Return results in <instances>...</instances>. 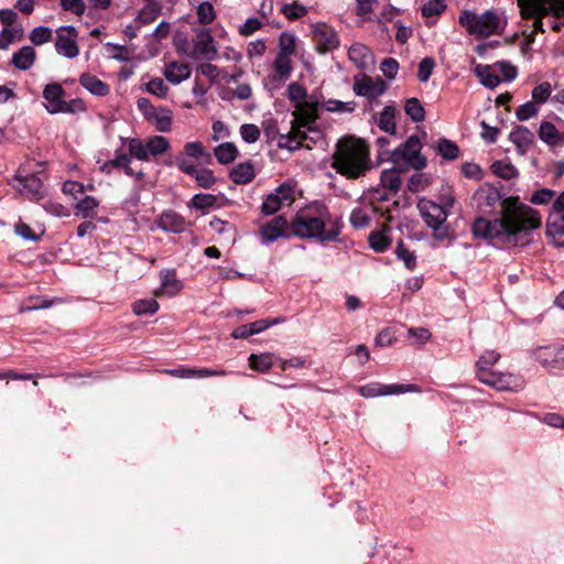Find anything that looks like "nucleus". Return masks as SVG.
I'll return each instance as SVG.
<instances>
[{"mask_svg": "<svg viewBox=\"0 0 564 564\" xmlns=\"http://www.w3.org/2000/svg\"><path fill=\"white\" fill-rule=\"evenodd\" d=\"M500 359V354L496 350H487L477 361L478 379L497 390L518 391L523 389L524 380L512 373L496 372L491 367Z\"/></svg>", "mask_w": 564, "mask_h": 564, "instance_id": "nucleus-4", "label": "nucleus"}, {"mask_svg": "<svg viewBox=\"0 0 564 564\" xmlns=\"http://www.w3.org/2000/svg\"><path fill=\"white\" fill-rule=\"evenodd\" d=\"M240 135L247 143H254L260 138V129L252 123H245L240 127Z\"/></svg>", "mask_w": 564, "mask_h": 564, "instance_id": "nucleus-63", "label": "nucleus"}, {"mask_svg": "<svg viewBox=\"0 0 564 564\" xmlns=\"http://www.w3.org/2000/svg\"><path fill=\"white\" fill-rule=\"evenodd\" d=\"M147 90L152 95L164 98L167 95L169 87L164 84L162 78L155 77L147 84Z\"/></svg>", "mask_w": 564, "mask_h": 564, "instance_id": "nucleus-59", "label": "nucleus"}, {"mask_svg": "<svg viewBox=\"0 0 564 564\" xmlns=\"http://www.w3.org/2000/svg\"><path fill=\"white\" fill-rule=\"evenodd\" d=\"M538 112L539 107L536 104L534 101H527L517 109L516 117L520 121H525L536 116Z\"/></svg>", "mask_w": 564, "mask_h": 564, "instance_id": "nucleus-58", "label": "nucleus"}, {"mask_svg": "<svg viewBox=\"0 0 564 564\" xmlns=\"http://www.w3.org/2000/svg\"><path fill=\"white\" fill-rule=\"evenodd\" d=\"M405 113L414 121L421 122L425 118V110L417 98H410L404 106Z\"/></svg>", "mask_w": 564, "mask_h": 564, "instance_id": "nucleus-41", "label": "nucleus"}, {"mask_svg": "<svg viewBox=\"0 0 564 564\" xmlns=\"http://www.w3.org/2000/svg\"><path fill=\"white\" fill-rule=\"evenodd\" d=\"M196 13H197V19H198L199 23H202V24H209L216 18L215 9H214L213 4L208 1H204V2L199 3V6L197 7Z\"/></svg>", "mask_w": 564, "mask_h": 564, "instance_id": "nucleus-49", "label": "nucleus"}, {"mask_svg": "<svg viewBox=\"0 0 564 564\" xmlns=\"http://www.w3.org/2000/svg\"><path fill=\"white\" fill-rule=\"evenodd\" d=\"M162 274V290H164L169 295H175L180 292L182 285L181 282L176 279L173 272L161 273Z\"/></svg>", "mask_w": 564, "mask_h": 564, "instance_id": "nucleus-50", "label": "nucleus"}, {"mask_svg": "<svg viewBox=\"0 0 564 564\" xmlns=\"http://www.w3.org/2000/svg\"><path fill=\"white\" fill-rule=\"evenodd\" d=\"M313 41L316 51L319 54H326L339 46L337 32L326 23H315L312 25Z\"/></svg>", "mask_w": 564, "mask_h": 564, "instance_id": "nucleus-15", "label": "nucleus"}, {"mask_svg": "<svg viewBox=\"0 0 564 564\" xmlns=\"http://www.w3.org/2000/svg\"><path fill=\"white\" fill-rule=\"evenodd\" d=\"M435 62L431 57L423 58L419 64L417 78L420 82L425 83L432 75Z\"/></svg>", "mask_w": 564, "mask_h": 564, "instance_id": "nucleus-64", "label": "nucleus"}, {"mask_svg": "<svg viewBox=\"0 0 564 564\" xmlns=\"http://www.w3.org/2000/svg\"><path fill=\"white\" fill-rule=\"evenodd\" d=\"M323 108L329 112H352L356 108L355 101H340L337 99H328L324 101Z\"/></svg>", "mask_w": 564, "mask_h": 564, "instance_id": "nucleus-44", "label": "nucleus"}, {"mask_svg": "<svg viewBox=\"0 0 564 564\" xmlns=\"http://www.w3.org/2000/svg\"><path fill=\"white\" fill-rule=\"evenodd\" d=\"M229 177L237 185L251 183L256 177L253 163L246 161L235 165L229 172Z\"/></svg>", "mask_w": 564, "mask_h": 564, "instance_id": "nucleus-24", "label": "nucleus"}, {"mask_svg": "<svg viewBox=\"0 0 564 564\" xmlns=\"http://www.w3.org/2000/svg\"><path fill=\"white\" fill-rule=\"evenodd\" d=\"M80 85L90 94L96 96H106L109 94V85L97 78L95 75L85 73L79 77Z\"/></svg>", "mask_w": 564, "mask_h": 564, "instance_id": "nucleus-28", "label": "nucleus"}, {"mask_svg": "<svg viewBox=\"0 0 564 564\" xmlns=\"http://www.w3.org/2000/svg\"><path fill=\"white\" fill-rule=\"evenodd\" d=\"M295 51V37L291 33H282L279 37V52L280 54L291 56Z\"/></svg>", "mask_w": 564, "mask_h": 564, "instance_id": "nucleus-55", "label": "nucleus"}, {"mask_svg": "<svg viewBox=\"0 0 564 564\" xmlns=\"http://www.w3.org/2000/svg\"><path fill=\"white\" fill-rule=\"evenodd\" d=\"M160 308V305L154 299H142L138 300L132 304V312L137 316L150 314H155Z\"/></svg>", "mask_w": 564, "mask_h": 564, "instance_id": "nucleus-40", "label": "nucleus"}, {"mask_svg": "<svg viewBox=\"0 0 564 564\" xmlns=\"http://www.w3.org/2000/svg\"><path fill=\"white\" fill-rule=\"evenodd\" d=\"M546 232L556 247H564V223H547Z\"/></svg>", "mask_w": 564, "mask_h": 564, "instance_id": "nucleus-48", "label": "nucleus"}, {"mask_svg": "<svg viewBox=\"0 0 564 564\" xmlns=\"http://www.w3.org/2000/svg\"><path fill=\"white\" fill-rule=\"evenodd\" d=\"M541 225L540 212L522 203L518 196H509L502 199L499 219L479 217L474 221L471 231L476 238L518 246L525 245L531 232Z\"/></svg>", "mask_w": 564, "mask_h": 564, "instance_id": "nucleus-1", "label": "nucleus"}, {"mask_svg": "<svg viewBox=\"0 0 564 564\" xmlns=\"http://www.w3.org/2000/svg\"><path fill=\"white\" fill-rule=\"evenodd\" d=\"M417 208L425 224L433 229L435 238H445L447 229L444 224L448 217L446 208L426 198L419 200Z\"/></svg>", "mask_w": 564, "mask_h": 564, "instance_id": "nucleus-9", "label": "nucleus"}, {"mask_svg": "<svg viewBox=\"0 0 564 564\" xmlns=\"http://www.w3.org/2000/svg\"><path fill=\"white\" fill-rule=\"evenodd\" d=\"M307 131L303 130L294 124L291 126V130L286 134H281L278 141V145L281 149H288L295 151L303 145L305 139H307Z\"/></svg>", "mask_w": 564, "mask_h": 564, "instance_id": "nucleus-23", "label": "nucleus"}, {"mask_svg": "<svg viewBox=\"0 0 564 564\" xmlns=\"http://www.w3.org/2000/svg\"><path fill=\"white\" fill-rule=\"evenodd\" d=\"M348 58L359 69L370 68L376 63L371 50L361 43H355L349 47Z\"/></svg>", "mask_w": 564, "mask_h": 564, "instance_id": "nucleus-20", "label": "nucleus"}, {"mask_svg": "<svg viewBox=\"0 0 564 564\" xmlns=\"http://www.w3.org/2000/svg\"><path fill=\"white\" fill-rule=\"evenodd\" d=\"M13 187L30 200H40L45 195L41 178L34 174L26 176L20 174L15 175L13 178Z\"/></svg>", "mask_w": 564, "mask_h": 564, "instance_id": "nucleus-16", "label": "nucleus"}, {"mask_svg": "<svg viewBox=\"0 0 564 564\" xmlns=\"http://www.w3.org/2000/svg\"><path fill=\"white\" fill-rule=\"evenodd\" d=\"M239 151L232 142H224L214 149V155L218 163L227 165L238 158Z\"/></svg>", "mask_w": 564, "mask_h": 564, "instance_id": "nucleus-32", "label": "nucleus"}, {"mask_svg": "<svg viewBox=\"0 0 564 564\" xmlns=\"http://www.w3.org/2000/svg\"><path fill=\"white\" fill-rule=\"evenodd\" d=\"M186 158L195 159L204 163L212 162V154L205 150L200 141H192L184 144L183 151L180 153Z\"/></svg>", "mask_w": 564, "mask_h": 564, "instance_id": "nucleus-29", "label": "nucleus"}, {"mask_svg": "<svg viewBox=\"0 0 564 564\" xmlns=\"http://www.w3.org/2000/svg\"><path fill=\"white\" fill-rule=\"evenodd\" d=\"M343 228V221L333 215L328 207L314 202L301 208L290 223L291 234L302 239H314L318 242L335 241Z\"/></svg>", "mask_w": 564, "mask_h": 564, "instance_id": "nucleus-2", "label": "nucleus"}, {"mask_svg": "<svg viewBox=\"0 0 564 564\" xmlns=\"http://www.w3.org/2000/svg\"><path fill=\"white\" fill-rule=\"evenodd\" d=\"M281 12L289 20H297L307 13V8L302 3L294 1L292 3L284 4L281 8Z\"/></svg>", "mask_w": 564, "mask_h": 564, "instance_id": "nucleus-45", "label": "nucleus"}, {"mask_svg": "<svg viewBox=\"0 0 564 564\" xmlns=\"http://www.w3.org/2000/svg\"><path fill=\"white\" fill-rule=\"evenodd\" d=\"M438 153L446 160H454L458 156V147L447 139H442L437 145Z\"/></svg>", "mask_w": 564, "mask_h": 564, "instance_id": "nucleus-53", "label": "nucleus"}, {"mask_svg": "<svg viewBox=\"0 0 564 564\" xmlns=\"http://www.w3.org/2000/svg\"><path fill=\"white\" fill-rule=\"evenodd\" d=\"M446 8L444 0H429L421 9L424 17L441 14Z\"/></svg>", "mask_w": 564, "mask_h": 564, "instance_id": "nucleus-61", "label": "nucleus"}, {"mask_svg": "<svg viewBox=\"0 0 564 564\" xmlns=\"http://www.w3.org/2000/svg\"><path fill=\"white\" fill-rule=\"evenodd\" d=\"M552 94V86L549 82L541 83L532 90V99L535 104H544Z\"/></svg>", "mask_w": 564, "mask_h": 564, "instance_id": "nucleus-56", "label": "nucleus"}, {"mask_svg": "<svg viewBox=\"0 0 564 564\" xmlns=\"http://www.w3.org/2000/svg\"><path fill=\"white\" fill-rule=\"evenodd\" d=\"M273 68L280 78L288 77L291 73V56L278 53L273 62Z\"/></svg>", "mask_w": 564, "mask_h": 564, "instance_id": "nucleus-46", "label": "nucleus"}, {"mask_svg": "<svg viewBox=\"0 0 564 564\" xmlns=\"http://www.w3.org/2000/svg\"><path fill=\"white\" fill-rule=\"evenodd\" d=\"M55 48L59 55L74 58L79 54L77 31L74 26H61L56 32Z\"/></svg>", "mask_w": 564, "mask_h": 564, "instance_id": "nucleus-17", "label": "nucleus"}, {"mask_svg": "<svg viewBox=\"0 0 564 564\" xmlns=\"http://www.w3.org/2000/svg\"><path fill=\"white\" fill-rule=\"evenodd\" d=\"M217 202V197L213 194H196L191 199V206L195 209H206L214 206Z\"/></svg>", "mask_w": 564, "mask_h": 564, "instance_id": "nucleus-52", "label": "nucleus"}, {"mask_svg": "<svg viewBox=\"0 0 564 564\" xmlns=\"http://www.w3.org/2000/svg\"><path fill=\"white\" fill-rule=\"evenodd\" d=\"M52 30L47 26L34 28L30 33V41L34 45H42L51 41Z\"/></svg>", "mask_w": 564, "mask_h": 564, "instance_id": "nucleus-51", "label": "nucleus"}, {"mask_svg": "<svg viewBox=\"0 0 564 564\" xmlns=\"http://www.w3.org/2000/svg\"><path fill=\"white\" fill-rule=\"evenodd\" d=\"M191 44L192 50L187 53V56L194 61L210 62L218 56L215 39L207 29L196 31Z\"/></svg>", "mask_w": 564, "mask_h": 564, "instance_id": "nucleus-11", "label": "nucleus"}, {"mask_svg": "<svg viewBox=\"0 0 564 564\" xmlns=\"http://www.w3.org/2000/svg\"><path fill=\"white\" fill-rule=\"evenodd\" d=\"M419 391L420 388L416 384L402 383L383 384L380 382H370L358 388L360 395L367 399Z\"/></svg>", "mask_w": 564, "mask_h": 564, "instance_id": "nucleus-14", "label": "nucleus"}, {"mask_svg": "<svg viewBox=\"0 0 564 564\" xmlns=\"http://www.w3.org/2000/svg\"><path fill=\"white\" fill-rule=\"evenodd\" d=\"M555 196V191L550 188H541L535 191L531 197L530 203L533 205H547L553 200Z\"/></svg>", "mask_w": 564, "mask_h": 564, "instance_id": "nucleus-57", "label": "nucleus"}, {"mask_svg": "<svg viewBox=\"0 0 564 564\" xmlns=\"http://www.w3.org/2000/svg\"><path fill=\"white\" fill-rule=\"evenodd\" d=\"M192 176L195 177V181L199 187L206 189L212 188L216 183V177L213 171L209 169H197L196 173H193Z\"/></svg>", "mask_w": 564, "mask_h": 564, "instance_id": "nucleus-47", "label": "nucleus"}, {"mask_svg": "<svg viewBox=\"0 0 564 564\" xmlns=\"http://www.w3.org/2000/svg\"><path fill=\"white\" fill-rule=\"evenodd\" d=\"M522 19H532V31L529 41H533L536 33H544L543 18L551 14V0H517Z\"/></svg>", "mask_w": 564, "mask_h": 564, "instance_id": "nucleus-8", "label": "nucleus"}, {"mask_svg": "<svg viewBox=\"0 0 564 564\" xmlns=\"http://www.w3.org/2000/svg\"><path fill=\"white\" fill-rule=\"evenodd\" d=\"M61 7L63 10L69 11L77 17H82L87 9L84 0H61Z\"/></svg>", "mask_w": 564, "mask_h": 564, "instance_id": "nucleus-62", "label": "nucleus"}, {"mask_svg": "<svg viewBox=\"0 0 564 564\" xmlns=\"http://www.w3.org/2000/svg\"><path fill=\"white\" fill-rule=\"evenodd\" d=\"M458 21L469 35L479 39L500 34L506 26L505 19L496 10H486L482 13L464 10Z\"/></svg>", "mask_w": 564, "mask_h": 564, "instance_id": "nucleus-5", "label": "nucleus"}, {"mask_svg": "<svg viewBox=\"0 0 564 564\" xmlns=\"http://www.w3.org/2000/svg\"><path fill=\"white\" fill-rule=\"evenodd\" d=\"M170 148L169 140L163 135H153L145 142L134 138L128 143L129 153L140 161H149L151 155H161L167 152Z\"/></svg>", "mask_w": 564, "mask_h": 564, "instance_id": "nucleus-10", "label": "nucleus"}, {"mask_svg": "<svg viewBox=\"0 0 564 564\" xmlns=\"http://www.w3.org/2000/svg\"><path fill=\"white\" fill-rule=\"evenodd\" d=\"M23 30L19 28H3L0 32V50H7L15 40L22 37Z\"/></svg>", "mask_w": 564, "mask_h": 564, "instance_id": "nucleus-43", "label": "nucleus"}, {"mask_svg": "<svg viewBox=\"0 0 564 564\" xmlns=\"http://www.w3.org/2000/svg\"><path fill=\"white\" fill-rule=\"evenodd\" d=\"M261 242L268 245L279 238H289L293 236L290 230V224L283 216H276L259 230Z\"/></svg>", "mask_w": 564, "mask_h": 564, "instance_id": "nucleus-18", "label": "nucleus"}, {"mask_svg": "<svg viewBox=\"0 0 564 564\" xmlns=\"http://www.w3.org/2000/svg\"><path fill=\"white\" fill-rule=\"evenodd\" d=\"M172 111L166 108H159L149 120L160 132H169L172 128Z\"/></svg>", "mask_w": 564, "mask_h": 564, "instance_id": "nucleus-36", "label": "nucleus"}, {"mask_svg": "<svg viewBox=\"0 0 564 564\" xmlns=\"http://www.w3.org/2000/svg\"><path fill=\"white\" fill-rule=\"evenodd\" d=\"M378 127L389 133L395 134L397 123H395V108L392 106H386L380 112L378 119Z\"/></svg>", "mask_w": 564, "mask_h": 564, "instance_id": "nucleus-35", "label": "nucleus"}, {"mask_svg": "<svg viewBox=\"0 0 564 564\" xmlns=\"http://www.w3.org/2000/svg\"><path fill=\"white\" fill-rule=\"evenodd\" d=\"M276 321L259 319L250 324L241 325L232 330L231 336L236 339L247 338L251 335L259 334L267 329L271 325L275 324Z\"/></svg>", "mask_w": 564, "mask_h": 564, "instance_id": "nucleus-26", "label": "nucleus"}, {"mask_svg": "<svg viewBox=\"0 0 564 564\" xmlns=\"http://www.w3.org/2000/svg\"><path fill=\"white\" fill-rule=\"evenodd\" d=\"M509 139L519 149H525L533 140V133L525 127L519 126L510 132Z\"/></svg>", "mask_w": 564, "mask_h": 564, "instance_id": "nucleus-38", "label": "nucleus"}, {"mask_svg": "<svg viewBox=\"0 0 564 564\" xmlns=\"http://www.w3.org/2000/svg\"><path fill=\"white\" fill-rule=\"evenodd\" d=\"M36 52L30 46H22L14 52L11 58V65L19 70H29L35 63Z\"/></svg>", "mask_w": 564, "mask_h": 564, "instance_id": "nucleus-25", "label": "nucleus"}, {"mask_svg": "<svg viewBox=\"0 0 564 564\" xmlns=\"http://www.w3.org/2000/svg\"><path fill=\"white\" fill-rule=\"evenodd\" d=\"M370 247L377 251L382 252L390 246V239L381 231H376L369 236Z\"/></svg>", "mask_w": 564, "mask_h": 564, "instance_id": "nucleus-54", "label": "nucleus"}, {"mask_svg": "<svg viewBox=\"0 0 564 564\" xmlns=\"http://www.w3.org/2000/svg\"><path fill=\"white\" fill-rule=\"evenodd\" d=\"M249 365H250V368L256 371L265 372L273 365L272 355H270V354H261V355L252 354L249 357Z\"/></svg>", "mask_w": 564, "mask_h": 564, "instance_id": "nucleus-42", "label": "nucleus"}, {"mask_svg": "<svg viewBox=\"0 0 564 564\" xmlns=\"http://www.w3.org/2000/svg\"><path fill=\"white\" fill-rule=\"evenodd\" d=\"M422 143L417 135H410L406 141L394 150L388 152L389 160L395 166L405 171L409 167L422 170L426 166V159L421 154Z\"/></svg>", "mask_w": 564, "mask_h": 564, "instance_id": "nucleus-7", "label": "nucleus"}, {"mask_svg": "<svg viewBox=\"0 0 564 564\" xmlns=\"http://www.w3.org/2000/svg\"><path fill=\"white\" fill-rule=\"evenodd\" d=\"M288 96L289 99L296 105L306 101L307 91L301 84L291 83L288 87Z\"/></svg>", "mask_w": 564, "mask_h": 564, "instance_id": "nucleus-60", "label": "nucleus"}, {"mask_svg": "<svg viewBox=\"0 0 564 564\" xmlns=\"http://www.w3.org/2000/svg\"><path fill=\"white\" fill-rule=\"evenodd\" d=\"M387 83L380 78H372L364 73L354 77L352 90L357 96L373 100L386 93Z\"/></svg>", "mask_w": 564, "mask_h": 564, "instance_id": "nucleus-13", "label": "nucleus"}, {"mask_svg": "<svg viewBox=\"0 0 564 564\" xmlns=\"http://www.w3.org/2000/svg\"><path fill=\"white\" fill-rule=\"evenodd\" d=\"M192 69L188 64L172 61L165 64L163 75L172 85H178L191 77Z\"/></svg>", "mask_w": 564, "mask_h": 564, "instance_id": "nucleus-22", "label": "nucleus"}, {"mask_svg": "<svg viewBox=\"0 0 564 564\" xmlns=\"http://www.w3.org/2000/svg\"><path fill=\"white\" fill-rule=\"evenodd\" d=\"M492 173L505 180H512L518 176V170L506 160L496 161L491 165Z\"/></svg>", "mask_w": 564, "mask_h": 564, "instance_id": "nucleus-39", "label": "nucleus"}, {"mask_svg": "<svg viewBox=\"0 0 564 564\" xmlns=\"http://www.w3.org/2000/svg\"><path fill=\"white\" fill-rule=\"evenodd\" d=\"M404 171V169L395 165L392 169L384 170L380 176L382 186L395 194L401 186L400 173Z\"/></svg>", "mask_w": 564, "mask_h": 564, "instance_id": "nucleus-31", "label": "nucleus"}, {"mask_svg": "<svg viewBox=\"0 0 564 564\" xmlns=\"http://www.w3.org/2000/svg\"><path fill=\"white\" fill-rule=\"evenodd\" d=\"M43 106L51 115L75 113L86 110L84 101L79 98L65 100V90L58 83L45 85L43 89Z\"/></svg>", "mask_w": 564, "mask_h": 564, "instance_id": "nucleus-6", "label": "nucleus"}, {"mask_svg": "<svg viewBox=\"0 0 564 564\" xmlns=\"http://www.w3.org/2000/svg\"><path fill=\"white\" fill-rule=\"evenodd\" d=\"M540 139L549 145L561 144L563 137L555 128V126L549 121H543L539 129Z\"/></svg>", "mask_w": 564, "mask_h": 564, "instance_id": "nucleus-37", "label": "nucleus"}, {"mask_svg": "<svg viewBox=\"0 0 564 564\" xmlns=\"http://www.w3.org/2000/svg\"><path fill=\"white\" fill-rule=\"evenodd\" d=\"M188 223L174 210H165L158 219V227L166 232L180 234L186 230Z\"/></svg>", "mask_w": 564, "mask_h": 564, "instance_id": "nucleus-21", "label": "nucleus"}, {"mask_svg": "<svg viewBox=\"0 0 564 564\" xmlns=\"http://www.w3.org/2000/svg\"><path fill=\"white\" fill-rule=\"evenodd\" d=\"M333 169L343 176L357 180L371 169L368 145L351 137L341 139L333 154Z\"/></svg>", "mask_w": 564, "mask_h": 564, "instance_id": "nucleus-3", "label": "nucleus"}, {"mask_svg": "<svg viewBox=\"0 0 564 564\" xmlns=\"http://www.w3.org/2000/svg\"><path fill=\"white\" fill-rule=\"evenodd\" d=\"M292 115L294 117L292 124L306 131H314L313 124L317 119V105L315 102L296 104Z\"/></svg>", "mask_w": 564, "mask_h": 564, "instance_id": "nucleus-19", "label": "nucleus"}, {"mask_svg": "<svg viewBox=\"0 0 564 564\" xmlns=\"http://www.w3.org/2000/svg\"><path fill=\"white\" fill-rule=\"evenodd\" d=\"M98 200L93 196H85L79 199L74 206V214L82 218H93L96 215V208L98 207Z\"/></svg>", "mask_w": 564, "mask_h": 564, "instance_id": "nucleus-34", "label": "nucleus"}, {"mask_svg": "<svg viewBox=\"0 0 564 564\" xmlns=\"http://www.w3.org/2000/svg\"><path fill=\"white\" fill-rule=\"evenodd\" d=\"M474 73L485 87L492 89L500 83L499 76L495 73L490 65L478 64L475 66Z\"/></svg>", "mask_w": 564, "mask_h": 564, "instance_id": "nucleus-33", "label": "nucleus"}, {"mask_svg": "<svg viewBox=\"0 0 564 564\" xmlns=\"http://www.w3.org/2000/svg\"><path fill=\"white\" fill-rule=\"evenodd\" d=\"M294 199V186L290 183H283L267 195L261 205V212L268 216L274 215L282 207L291 206Z\"/></svg>", "mask_w": 564, "mask_h": 564, "instance_id": "nucleus-12", "label": "nucleus"}, {"mask_svg": "<svg viewBox=\"0 0 564 564\" xmlns=\"http://www.w3.org/2000/svg\"><path fill=\"white\" fill-rule=\"evenodd\" d=\"M161 13V6L155 0H147L145 6L138 12L135 23L144 25L153 22Z\"/></svg>", "mask_w": 564, "mask_h": 564, "instance_id": "nucleus-30", "label": "nucleus"}, {"mask_svg": "<svg viewBox=\"0 0 564 564\" xmlns=\"http://www.w3.org/2000/svg\"><path fill=\"white\" fill-rule=\"evenodd\" d=\"M475 199L481 208H492L498 203H502L499 189L492 186L478 189L475 194Z\"/></svg>", "mask_w": 564, "mask_h": 564, "instance_id": "nucleus-27", "label": "nucleus"}]
</instances>
